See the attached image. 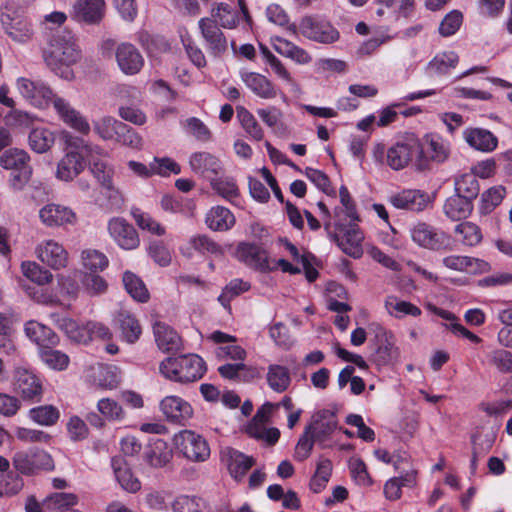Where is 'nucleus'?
Instances as JSON below:
<instances>
[{"mask_svg": "<svg viewBox=\"0 0 512 512\" xmlns=\"http://www.w3.org/2000/svg\"><path fill=\"white\" fill-rule=\"evenodd\" d=\"M174 442L185 458L193 462H205L210 457V447L203 436L192 430L180 431Z\"/></svg>", "mask_w": 512, "mask_h": 512, "instance_id": "obj_9", "label": "nucleus"}, {"mask_svg": "<svg viewBox=\"0 0 512 512\" xmlns=\"http://www.w3.org/2000/svg\"><path fill=\"white\" fill-rule=\"evenodd\" d=\"M267 384L276 393H283L291 385L292 377L288 367L280 364H271L267 367Z\"/></svg>", "mask_w": 512, "mask_h": 512, "instance_id": "obj_42", "label": "nucleus"}, {"mask_svg": "<svg viewBox=\"0 0 512 512\" xmlns=\"http://www.w3.org/2000/svg\"><path fill=\"white\" fill-rule=\"evenodd\" d=\"M21 271L27 279L39 286L47 285L53 280V274L47 268L34 261L22 262Z\"/></svg>", "mask_w": 512, "mask_h": 512, "instance_id": "obj_50", "label": "nucleus"}, {"mask_svg": "<svg viewBox=\"0 0 512 512\" xmlns=\"http://www.w3.org/2000/svg\"><path fill=\"white\" fill-rule=\"evenodd\" d=\"M203 501L191 495H178L171 503L172 512H202Z\"/></svg>", "mask_w": 512, "mask_h": 512, "instance_id": "obj_64", "label": "nucleus"}, {"mask_svg": "<svg viewBox=\"0 0 512 512\" xmlns=\"http://www.w3.org/2000/svg\"><path fill=\"white\" fill-rule=\"evenodd\" d=\"M51 103L59 120L66 126L82 135L90 133L91 126L88 119L69 100L55 94Z\"/></svg>", "mask_w": 512, "mask_h": 512, "instance_id": "obj_14", "label": "nucleus"}, {"mask_svg": "<svg viewBox=\"0 0 512 512\" xmlns=\"http://www.w3.org/2000/svg\"><path fill=\"white\" fill-rule=\"evenodd\" d=\"M50 318L71 340L78 343H87L90 341L89 322L81 326L75 320L60 316L56 313H52Z\"/></svg>", "mask_w": 512, "mask_h": 512, "instance_id": "obj_36", "label": "nucleus"}, {"mask_svg": "<svg viewBox=\"0 0 512 512\" xmlns=\"http://www.w3.org/2000/svg\"><path fill=\"white\" fill-rule=\"evenodd\" d=\"M38 217L43 226L51 229L74 226L78 222L77 214L71 207L55 202L43 205Z\"/></svg>", "mask_w": 512, "mask_h": 512, "instance_id": "obj_12", "label": "nucleus"}, {"mask_svg": "<svg viewBox=\"0 0 512 512\" xmlns=\"http://www.w3.org/2000/svg\"><path fill=\"white\" fill-rule=\"evenodd\" d=\"M159 371L168 380L188 383L202 378L206 365L196 354L179 355L164 359L159 365Z\"/></svg>", "mask_w": 512, "mask_h": 512, "instance_id": "obj_3", "label": "nucleus"}, {"mask_svg": "<svg viewBox=\"0 0 512 512\" xmlns=\"http://www.w3.org/2000/svg\"><path fill=\"white\" fill-rule=\"evenodd\" d=\"M55 140V132L46 127L33 128L28 135V145L37 154L50 151L55 144Z\"/></svg>", "mask_w": 512, "mask_h": 512, "instance_id": "obj_41", "label": "nucleus"}, {"mask_svg": "<svg viewBox=\"0 0 512 512\" xmlns=\"http://www.w3.org/2000/svg\"><path fill=\"white\" fill-rule=\"evenodd\" d=\"M339 197L340 205L334 209V230L329 220L324 221V229L344 253L359 258L363 252V234L356 224L359 221L356 206L346 186L340 187Z\"/></svg>", "mask_w": 512, "mask_h": 512, "instance_id": "obj_1", "label": "nucleus"}, {"mask_svg": "<svg viewBox=\"0 0 512 512\" xmlns=\"http://www.w3.org/2000/svg\"><path fill=\"white\" fill-rule=\"evenodd\" d=\"M301 29L305 37L319 43L330 44L339 39V32L328 22L306 19Z\"/></svg>", "mask_w": 512, "mask_h": 512, "instance_id": "obj_26", "label": "nucleus"}, {"mask_svg": "<svg viewBox=\"0 0 512 512\" xmlns=\"http://www.w3.org/2000/svg\"><path fill=\"white\" fill-rule=\"evenodd\" d=\"M115 48V60L120 71L125 75H136L144 66V58L140 51L131 43L122 42L115 47V41L107 39L102 41L100 49L103 55H111Z\"/></svg>", "mask_w": 512, "mask_h": 512, "instance_id": "obj_7", "label": "nucleus"}, {"mask_svg": "<svg viewBox=\"0 0 512 512\" xmlns=\"http://www.w3.org/2000/svg\"><path fill=\"white\" fill-rule=\"evenodd\" d=\"M19 94L32 106L45 109L51 103L55 94L44 82L19 77L15 83Z\"/></svg>", "mask_w": 512, "mask_h": 512, "instance_id": "obj_13", "label": "nucleus"}, {"mask_svg": "<svg viewBox=\"0 0 512 512\" xmlns=\"http://www.w3.org/2000/svg\"><path fill=\"white\" fill-rule=\"evenodd\" d=\"M0 23L14 41L25 43L33 36L31 23L24 17V9L15 1H7L0 11Z\"/></svg>", "mask_w": 512, "mask_h": 512, "instance_id": "obj_6", "label": "nucleus"}, {"mask_svg": "<svg viewBox=\"0 0 512 512\" xmlns=\"http://www.w3.org/2000/svg\"><path fill=\"white\" fill-rule=\"evenodd\" d=\"M43 58L46 65L57 75L68 78L71 72L67 69L81 58V49L76 36L69 30L55 33L44 49Z\"/></svg>", "mask_w": 512, "mask_h": 512, "instance_id": "obj_2", "label": "nucleus"}, {"mask_svg": "<svg viewBox=\"0 0 512 512\" xmlns=\"http://www.w3.org/2000/svg\"><path fill=\"white\" fill-rule=\"evenodd\" d=\"M236 257L247 266L261 272L273 271L271 259L267 252L259 245L242 242L236 248Z\"/></svg>", "mask_w": 512, "mask_h": 512, "instance_id": "obj_18", "label": "nucleus"}, {"mask_svg": "<svg viewBox=\"0 0 512 512\" xmlns=\"http://www.w3.org/2000/svg\"><path fill=\"white\" fill-rule=\"evenodd\" d=\"M13 466L25 475H32L40 470H51L54 467L51 456L43 450H30L16 452L13 457Z\"/></svg>", "mask_w": 512, "mask_h": 512, "instance_id": "obj_15", "label": "nucleus"}, {"mask_svg": "<svg viewBox=\"0 0 512 512\" xmlns=\"http://www.w3.org/2000/svg\"><path fill=\"white\" fill-rule=\"evenodd\" d=\"M107 231L112 240L124 250H133L140 245L136 229L122 217H112L107 223Z\"/></svg>", "mask_w": 512, "mask_h": 512, "instance_id": "obj_16", "label": "nucleus"}, {"mask_svg": "<svg viewBox=\"0 0 512 512\" xmlns=\"http://www.w3.org/2000/svg\"><path fill=\"white\" fill-rule=\"evenodd\" d=\"M409 233L412 241L424 249L439 251L449 244V236L445 232L425 222L412 224Z\"/></svg>", "mask_w": 512, "mask_h": 512, "instance_id": "obj_10", "label": "nucleus"}, {"mask_svg": "<svg viewBox=\"0 0 512 512\" xmlns=\"http://www.w3.org/2000/svg\"><path fill=\"white\" fill-rule=\"evenodd\" d=\"M97 409L108 421H122L126 417L123 407L111 398L100 399L97 403Z\"/></svg>", "mask_w": 512, "mask_h": 512, "instance_id": "obj_62", "label": "nucleus"}, {"mask_svg": "<svg viewBox=\"0 0 512 512\" xmlns=\"http://www.w3.org/2000/svg\"><path fill=\"white\" fill-rule=\"evenodd\" d=\"M338 421L335 413L330 410H321L316 412L312 417V423L306 427L310 429L312 436L316 442L325 446L326 440L337 429Z\"/></svg>", "mask_w": 512, "mask_h": 512, "instance_id": "obj_20", "label": "nucleus"}, {"mask_svg": "<svg viewBox=\"0 0 512 512\" xmlns=\"http://www.w3.org/2000/svg\"><path fill=\"white\" fill-rule=\"evenodd\" d=\"M28 417L38 425L52 426L58 421L60 412L52 405H43L31 408L28 412Z\"/></svg>", "mask_w": 512, "mask_h": 512, "instance_id": "obj_55", "label": "nucleus"}, {"mask_svg": "<svg viewBox=\"0 0 512 512\" xmlns=\"http://www.w3.org/2000/svg\"><path fill=\"white\" fill-rule=\"evenodd\" d=\"M389 202L397 209L422 211L429 203V196L416 189L403 190L390 196Z\"/></svg>", "mask_w": 512, "mask_h": 512, "instance_id": "obj_28", "label": "nucleus"}, {"mask_svg": "<svg viewBox=\"0 0 512 512\" xmlns=\"http://www.w3.org/2000/svg\"><path fill=\"white\" fill-rule=\"evenodd\" d=\"M0 165L6 170H23L32 168L30 165L29 154L19 148H10L6 150L0 157Z\"/></svg>", "mask_w": 512, "mask_h": 512, "instance_id": "obj_47", "label": "nucleus"}, {"mask_svg": "<svg viewBox=\"0 0 512 512\" xmlns=\"http://www.w3.org/2000/svg\"><path fill=\"white\" fill-rule=\"evenodd\" d=\"M427 309L432 312L433 314L441 317L442 319L446 320L447 323L443 324L447 329H449L452 333L455 335L462 336L464 338H467L471 342L479 343L481 342V338L478 337L476 334L472 333L468 329H466L463 325L459 323L458 318L451 312L438 308L432 304L427 305Z\"/></svg>", "mask_w": 512, "mask_h": 512, "instance_id": "obj_40", "label": "nucleus"}, {"mask_svg": "<svg viewBox=\"0 0 512 512\" xmlns=\"http://www.w3.org/2000/svg\"><path fill=\"white\" fill-rule=\"evenodd\" d=\"M114 325L119 329L123 341L133 344L142 334L138 319L131 312L121 309L114 316Z\"/></svg>", "mask_w": 512, "mask_h": 512, "instance_id": "obj_29", "label": "nucleus"}, {"mask_svg": "<svg viewBox=\"0 0 512 512\" xmlns=\"http://www.w3.org/2000/svg\"><path fill=\"white\" fill-rule=\"evenodd\" d=\"M106 13L104 0H76L72 6L71 17L78 23L98 25Z\"/></svg>", "mask_w": 512, "mask_h": 512, "instance_id": "obj_17", "label": "nucleus"}, {"mask_svg": "<svg viewBox=\"0 0 512 512\" xmlns=\"http://www.w3.org/2000/svg\"><path fill=\"white\" fill-rule=\"evenodd\" d=\"M455 234L458 240L466 246H475L482 240L480 228L472 222H462L455 226Z\"/></svg>", "mask_w": 512, "mask_h": 512, "instance_id": "obj_59", "label": "nucleus"}, {"mask_svg": "<svg viewBox=\"0 0 512 512\" xmlns=\"http://www.w3.org/2000/svg\"><path fill=\"white\" fill-rule=\"evenodd\" d=\"M13 390L23 401L37 403L43 394L41 379L31 370L17 368L13 376Z\"/></svg>", "mask_w": 512, "mask_h": 512, "instance_id": "obj_11", "label": "nucleus"}, {"mask_svg": "<svg viewBox=\"0 0 512 512\" xmlns=\"http://www.w3.org/2000/svg\"><path fill=\"white\" fill-rule=\"evenodd\" d=\"M122 283L126 292L137 302L145 303L149 300V291L143 280L132 271H125Z\"/></svg>", "mask_w": 512, "mask_h": 512, "instance_id": "obj_44", "label": "nucleus"}, {"mask_svg": "<svg viewBox=\"0 0 512 512\" xmlns=\"http://www.w3.org/2000/svg\"><path fill=\"white\" fill-rule=\"evenodd\" d=\"M64 155L56 164L54 176L57 180L65 183L74 181L86 168V160L81 149L87 147L84 140L65 134Z\"/></svg>", "mask_w": 512, "mask_h": 512, "instance_id": "obj_5", "label": "nucleus"}, {"mask_svg": "<svg viewBox=\"0 0 512 512\" xmlns=\"http://www.w3.org/2000/svg\"><path fill=\"white\" fill-rule=\"evenodd\" d=\"M78 504V497L73 493L56 492L47 496L43 506L50 511H70L71 507Z\"/></svg>", "mask_w": 512, "mask_h": 512, "instance_id": "obj_51", "label": "nucleus"}, {"mask_svg": "<svg viewBox=\"0 0 512 512\" xmlns=\"http://www.w3.org/2000/svg\"><path fill=\"white\" fill-rule=\"evenodd\" d=\"M348 467L354 482L363 487L372 485V478L367 470L364 461L356 456H353L348 461Z\"/></svg>", "mask_w": 512, "mask_h": 512, "instance_id": "obj_61", "label": "nucleus"}, {"mask_svg": "<svg viewBox=\"0 0 512 512\" xmlns=\"http://www.w3.org/2000/svg\"><path fill=\"white\" fill-rule=\"evenodd\" d=\"M386 312L396 318L402 319L405 316L419 317L421 309L411 302L400 300L395 296H388L384 302Z\"/></svg>", "mask_w": 512, "mask_h": 512, "instance_id": "obj_46", "label": "nucleus"}, {"mask_svg": "<svg viewBox=\"0 0 512 512\" xmlns=\"http://www.w3.org/2000/svg\"><path fill=\"white\" fill-rule=\"evenodd\" d=\"M212 189L225 200L235 203L240 192L239 188L232 177L211 178Z\"/></svg>", "mask_w": 512, "mask_h": 512, "instance_id": "obj_54", "label": "nucleus"}, {"mask_svg": "<svg viewBox=\"0 0 512 512\" xmlns=\"http://www.w3.org/2000/svg\"><path fill=\"white\" fill-rule=\"evenodd\" d=\"M198 26L205 45L214 54H220L227 49V39L220 29L209 17H203L199 20Z\"/></svg>", "mask_w": 512, "mask_h": 512, "instance_id": "obj_24", "label": "nucleus"}, {"mask_svg": "<svg viewBox=\"0 0 512 512\" xmlns=\"http://www.w3.org/2000/svg\"><path fill=\"white\" fill-rule=\"evenodd\" d=\"M209 339L214 343L221 344L216 350V355L220 359H232L243 362L246 357V351L235 344L236 338L222 331H214L209 335Z\"/></svg>", "mask_w": 512, "mask_h": 512, "instance_id": "obj_27", "label": "nucleus"}, {"mask_svg": "<svg viewBox=\"0 0 512 512\" xmlns=\"http://www.w3.org/2000/svg\"><path fill=\"white\" fill-rule=\"evenodd\" d=\"M462 134L466 144L476 151L491 153L498 146V138L490 130L480 127H467Z\"/></svg>", "mask_w": 512, "mask_h": 512, "instance_id": "obj_22", "label": "nucleus"}, {"mask_svg": "<svg viewBox=\"0 0 512 512\" xmlns=\"http://www.w3.org/2000/svg\"><path fill=\"white\" fill-rule=\"evenodd\" d=\"M25 335L39 346V350L48 346H56L59 343L54 331L35 320H30L24 325Z\"/></svg>", "mask_w": 512, "mask_h": 512, "instance_id": "obj_32", "label": "nucleus"}, {"mask_svg": "<svg viewBox=\"0 0 512 512\" xmlns=\"http://www.w3.org/2000/svg\"><path fill=\"white\" fill-rule=\"evenodd\" d=\"M506 195V189L502 185L494 186L481 195L479 210L482 214L490 213L497 207Z\"/></svg>", "mask_w": 512, "mask_h": 512, "instance_id": "obj_58", "label": "nucleus"}, {"mask_svg": "<svg viewBox=\"0 0 512 512\" xmlns=\"http://www.w3.org/2000/svg\"><path fill=\"white\" fill-rule=\"evenodd\" d=\"M241 79L245 85L262 99H273L277 96V90L269 79L256 72L244 71Z\"/></svg>", "mask_w": 512, "mask_h": 512, "instance_id": "obj_35", "label": "nucleus"}, {"mask_svg": "<svg viewBox=\"0 0 512 512\" xmlns=\"http://www.w3.org/2000/svg\"><path fill=\"white\" fill-rule=\"evenodd\" d=\"M80 283L84 293L90 297L101 296L108 290V282L100 273H83Z\"/></svg>", "mask_w": 512, "mask_h": 512, "instance_id": "obj_53", "label": "nucleus"}, {"mask_svg": "<svg viewBox=\"0 0 512 512\" xmlns=\"http://www.w3.org/2000/svg\"><path fill=\"white\" fill-rule=\"evenodd\" d=\"M160 409L167 420L184 424L193 415L190 403L178 396H167L160 402Z\"/></svg>", "mask_w": 512, "mask_h": 512, "instance_id": "obj_25", "label": "nucleus"}, {"mask_svg": "<svg viewBox=\"0 0 512 512\" xmlns=\"http://www.w3.org/2000/svg\"><path fill=\"white\" fill-rule=\"evenodd\" d=\"M52 346L44 347L39 350L41 360L53 370H64L69 364V357L65 353L54 350Z\"/></svg>", "mask_w": 512, "mask_h": 512, "instance_id": "obj_60", "label": "nucleus"}, {"mask_svg": "<svg viewBox=\"0 0 512 512\" xmlns=\"http://www.w3.org/2000/svg\"><path fill=\"white\" fill-rule=\"evenodd\" d=\"M79 261L84 273H101L109 266V259L106 254L94 248L82 249Z\"/></svg>", "mask_w": 512, "mask_h": 512, "instance_id": "obj_37", "label": "nucleus"}, {"mask_svg": "<svg viewBox=\"0 0 512 512\" xmlns=\"http://www.w3.org/2000/svg\"><path fill=\"white\" fill-rule=\"evenodd\" d=\"M237 118L246 134L255 141H261L264 138V130L258 123L254 115L244 107L237 109Z\"/></svg>", "mask_w": 512, "mask_h": 512, "instance_id": "obj_52", "label": "nucleus"}, {"mask_svg": "<svg viewBox=\"0 0 512 512\" xmlns=\"http://www.w3.org/2000/svg\"><path fill=\"white\" fill-rule=\"evenodd\" d=\"M90 170L102 186L111 191L110 197L115 199L116 206L119 208L123 203V198L120 192L113 188L111 169L104 162L95 161L92 163Z\"/></svg>", "mask_w": 512, "mask_h": 512, "instance_id": "obj_48", "label": "nucleus"}, {"mask_svg": "<svg viewBox=\"0 0 512 512\" xmlns=\"http://www.w3.org/2000/svg\"><path fill=\"white\" fill-rule=\"evenodd\" d=\"M35 257L46 267L58 271L68 267L70 255L58 240L47 238L41 240L34 249Z\"/></svg>", "mask_w": 512, "mask_h": 512, "instance_id": "obj_8", "label": "nucleus"}, {"mask_svg": "<svg viewBox=\"0 0 512 512\" xmlns=\"http://www.w3.org/2000/svg\"><path fill=\"white\" fill-rule=\"evenodd\" d=\"M153 332L156 344L162 351L169 352L180 347V336L166 323L156 322L153 326Z\"/></svg>", "mask_w": 512, "mask_h": 512, "instance_id": "obj_39", "label": "nucleus"}, {"mask_svg": "<svg viewBox=\"0 0 512 512\" xmlns=\"http://www.w3.org/2000/svg\"><path fill=\"white\" fill-rule=\"evenodd\" d=\"M443 209L445 215L451 220H462L471 214L473 210L472 200L455 194L446 200Z\"/></svg>", "mask_w": 512, "mask_h": 512, "instance_id": "obj_43", "label": "nucleus"}, {"mask_svg": "<svg viewBox=\"0 0 512 512\" xmlns=\"http://www.w3.org/2000/svg\"><path fill=\"white\" fill-rule=\"evenodd\" d=\"M205 222L213 231H228L235 225L236 219L228 208L214 206L207 212Z\"/></svg>", "mask_w": 512, "mask_h": 512, "instance_id": "obj_38", "label": "nucleus"}, {"mask_svg": "<svg viewBox=\"0 0 512 512\" xmlns=\"http://www.w3.org/2000/svg\"><path fill=\"white\" fill-rule=\"evenodd\" d=\"M456 194L470 200L475 199L479 194V182L472 172L464 173L455 180Z\"/></svg>", "mask_w": 512, "mask_h": 512, "instance_id": "obj_57", "label": "nucleus"}, {"mask_svg": "<svg viewBox=\"0 0 512 512\" xmlns=\"http://www.w3.org/2000/svg\"><path fill=\"white\" fill-rule=\"evenodd\" d=\"M442 264L453 271L465 273H480L488 268V263L484 260L464 256V255H449L442 259Z\"/></svg>", "mask_w": 512, "mask_h": 512, "instance_id": "obj_33", "label": "nucleus"}, {"mask_svg": "<svg viewBox=\"0 0 512 512\" xmlns=\"http://www.w3.org/2000/svg\"><path fill=\"white\" fill-rule=\"evenodd\" d=\"M172 456L173 452L168 443L155 439L147 445L143 459L152 468H163L171 461Z\"/></svg>", "mask_w": 512, "mask_h": 512, "instance_id": "obj_31", "label": "nucleus"}, {"mask_svg": "<svg viewBox=\"0 0 512 512\" xmlns=\"http://www.w3.org/2000/svg\"><path fill=\"white\" fill-rule=\"evenodd\" d=\"M214 23L224 29H234L242 20H249L248 12L240 1L239 6L227 3H218L211 10V17Z\"/></svg>", "mask_w": 512, "mask_h": 512, "instance_id": "obj_19", "label": "nucleus"}, {"mask_svg": "<svg viewBox=\"0 0 512 512\" xmlns=\"http://www.w3.org/2000/svg\"><path fill=\"white\" fill-rule=\"evenodd\" d=\"M458 55L453 52H442L437 54L430 62L429 69L435 73L443 74L455 68L458 63Z\"/></svg>", "mask_w": 512, "mask_h": 512, "instance_id": "obj_63", "label": "nucleus"}, {"mask_svg": "<svg viewBox=\"0 0 512 512\" xmlns=\"http://www.w3.org/2000/svg\"><path fill=\"white\" fill-rule=\"evenodd\" d=\"M488 363L500 374H512V351L498 348L487 355Z\"/></svg>", "mask_w": 512, "mask_h": 512, "instance_id": "obj_56", "label": "nucleus"}, {"mask_svg": "<svg viewBox=\"0 0 512 512\" xmlns=\"http://www.w3.org/2000/svg\"><path fill=\"white\" fill-rule=\"evenodd\" d=\"M221 460L227 466L230 475L240 481L254 465V459L231 447L221 450Z\"/></svg>", "mask_w": 512, "mask_h": 512, "instance_id": "obj_23", "label": "nucleus"}, {"mask_svg": "<svg viewBox=\"0 0 512 512\" xmlns=\"http://www.w3.org/2000/svg\"><path fill=\"white\" fill-rule=\"evenodd\" d=\"M189 165L193 172L209 179L214 178L222 169L221 161L208 152H196L190 156Z\"/></svg>", "mask_w": 512, "mask_h": 512, "instance_id": "obj_30", "label": "nucleus"}, {"mask_svg": "<svg viewBox=\"0 0 512 512\" xmlns=\"http://www.w3.org/2000/svg\"><path fill=\"white\" fill-rule=\"evenodd\" d=\"M414 165L415 170L425 171L426 159L422 155L421 142L414 136L398 139L387 148L386 164L394 171Z\"/></svg>", "mask_w": 512, "mask_h": 512, "instance_id": "obj_4", "label": "nucleus"}, {"mask_svg": "<svg viewBox=\"0 0 512 512\" xmlns=\"http://www.w3.org/2000/svg\"><path fill=\"white\" fill-rule=\"evenodd\" d=\"M111 467L122 489L130 493H135L141 489V482L134 476L132 470L122 457H113L111 459Z\"/></svg>", "mask_w": 512, "mask_h": 512, "instance_id": "obj_34", "label": "nucleus"}, {"mask_svg": "<svg viewBox=\"0 0 512 512\" xmlns=\"http://www.w3.org/2000/svg\"><path fill=\"white\" fill-rule=\"evenodd\" d=\"M332 469V462L328 458L320 457L318 459L315 473L310 480V489L314 493H320L327 486Z\"/></svg>", "mask_w": 512, "mask_h": 512, "instance_id": "obj_49", "label": "nucleus"}, {"mask_svg": "<svg viewBox=\"0 0 512 512\" xmlns=\"http://www.w3.org/2000/svg\"><path fill=\"white\" fill-rule=\"evenodd\" d=\"M94 132L103 140H115L125 124L112 116H102L93 121Z\"/></svg>", "mask_w": 512, "mask_h": 512, "instance_id": "obj_45", "label": "nucleus"}, {"mask_svg": "<svg viewBox=\"0 0 512 512\" xmlns=\"http://www.w3.org/2000/svg\"><path fill=\"white\" fill-rule=\"evenodd\" d=\"M422 155L426 159L425 170L430 168L431 162L443 163L450 155V143L436 134L426 135L424 144L421 143Z\"/></svg>", "mask_w": 512, "mask_h": 512, "instance_id": "obj_21", "label": "nucleus"}]
</instances>
